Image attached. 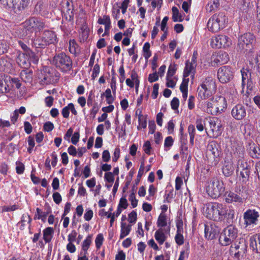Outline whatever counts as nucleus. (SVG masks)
<instances>
[{
	"instance_id": "f257e3e1",
	"label": "nucleus",
	"mask_w": 260,
	"mask_h": 260,
	"mask_svg": "<svg viewBox=\"0 0 260 260\" xmlns=\"http://www.w3.org/2000/svg\"><path fill=\"white\" fill-rule=\"evenodd\" d=\"M207 218L214 221H221L225 219L227 224L234 222L235 211L228 209L225 205L218 203H209L207 204L205 212Z\"/></svg>"
},
{
	"instance_id": "f03ea898",
	"label": "nucleus",
	"mask_w": 260,
	"mask_h": 260,
	"mask_svg": "<svg viewBox=\"0 0 260 260\" xmlns=\"http://www.w3.org/2000/svg\"><path fill=\"white\" fill-rule=\"evenodd\" d=\"M58 39L56 32L51 29H44L39 36L31 40L32 47L36 49H45L47 46L58 43Z\"/></svg>"
},
{
	"instance_id": "7ed1b4c3",
	"label": "nucleus",
	"mask_w": 260,
	"mask_h": 260,
	"mask_svg": "<svg viewBox=\"0 0 260 260\" xmlns=\"http://www.w3.org/2000/svg\"><path fill=\"white\" fill-rule=\"evenodd\" d=\"M26 33L32 34L41 32L47 27L46 21L39 17L31 16L23 22Z\"/></svg>"
},
{
	"instance_id": "20e7f679",
	"label": "nucleus",
	"mask_w": 260,
	"mask_h": 260,
	"mask_svg": "<svg viewBox=\"0 0 260 260\" xmlns=\"http://www.w3.org/2000/svg\"><path fill=\"white\" fill-rule=\"evenodd\" d=\"M237 153H239V156L236 171L237 172H240V175L242 179V181L246 182L248 180L249 177L251 162L244 158L243 149L239 148L237 149Z\"/></svg>"
},
{
	"instance_id": "39448f33",
	"label": "nucleus",
	"mask_w": 260,
	"mask_h": 260,
	"mask_svg": "<svg viewBox=\"0 0 260 260\" xmlns=\"http://www.w3.org/2000/svg\"><path fill=\"white\" fill-rule=\"evenodd\" d=\"M52 63L63 72L69 71L73 68L72 60L64 52L55 55L52 59Z\"/></svg>"
},
{
	"instance_id": "423d86ee",
	"label": "nucleus",
	"mask_w": 260,
	"mask_h": 260,
	"mask_svg": "<svg viewBox=\"0 0 260 260\" xmlns=\"http://www.w3.org/2000/svg\"><path fill=\"white\" fill-rule=\"evenodd\" d=\"M223 182L217 178H212L206 186V192L213 199L219 197L224 191Z\"/></svg>"
},
{
	"instance_id": "0eeeda50",
	"label": "nucleus",
	"mask_w": 260,
	"mask_h": 260,
	"mask_svg": "<svg viewBox=\"0 0 260 260\" xmlns=\"http://www.w3.org/2000/svg\"><path fill=\"white\" fill-rule=\"evenodd\" d=\"M216 84L212 77H208L198 88V93L202 99H206L210 97L216 91Z\"/></svg>"
},
{
	"instance_id": "6e6552de",
	"label": "nucleus",
	"mask_w": 260,
	"mask_h": 260,
	"mask_svg": "<svg viewBox=\"0 0 260 260\" xmlns=\"http://www.w3.org/2000/svg\"><path fill=\"white\" fill-rule=\"evenodd\" d=\"M226 108V102L224 97H213L207 104V112L212 115H217Z\"/></svg>"
},
{
	"instance_id": "1a4fd4ad",
	"label": "nucleus",
	"mask_w": 260,
	"mask_h": 260,
	"mask_svg": "<svg viewBox=\"0 0 260 260\" xmlns=\"http://www.w3.org/2000/svg\"><path fill=\"white\" fill-rule=\"evenodd\" d=\"M226 20V17L223 13H219L218 14H214L208 22V28L210 31L216 32L221 27L224 26Z\"/></svg>"
},
{
	"instance_id": "9d476101",
	"label": "nucleus",
	"mask_w": 260,
	"mask_h": 260,
	"mask_svg": "<svg viewBox=\"0 0 260 260\" xmlns=\"http://www.w3.org/2000/svg\"><path fill=\"white\" fill-rule=\"evenodd\" d=\"M232 224H229L224 230L223 234L220 237V243L223 246H227L232 244L237 237V229Z\"/></svg>"
},
{
	"instance_id": "9b49d317",
	"label": "nucleus",
	"mask_w": 260,
	"mask_h": 260,
	"mask_svg": "<svg viewBox=\"0 0 260 260\" xmlns=\"http://www.w3.org/2000/svg\"><path fill=\"white\" fill-rule=\"evenodd\" d=\"M30 0H2L0 4L5 8L13 10L15 12L24 10L29 5Z\"/></svg>"
},
{
	"instance_id": "f8f14e48",
	"label": "nucleus",
	"mask_w": 260,
	"mask_h": 260,
	"mask_svg": "<svg viewBox=\"0 0 260 260\" xmlns=\"http://www.w3.org/2000/svg\"><path fill=\"white\" fill-rule=\"evenodd\" d=\"M220 152L216 143L212 142L208 144L207 149L208 160L211 166H216L219 161Z\"/></svg>"
},
{
	"instance_id": "ddd939ff",
	"label": "nucleus",
	"mask_w": 260,
	"mask_h": 260,
	"mask_svg": "<svg viewBox=\"0 0 260 260\" xmlns=\"http://www.w3.org/2000/svg\"><path fill=\"white\" fill-rule=\"evenodd\" d=\"M234 70L229 66H222L217 71V78L222 83H226L234 78Z\"/></svg>"
},
{
	"instance_id": "4468645a",
	"label": "nucleus",
	"mask_w": 260,
	"mask_h": 260,
	"mask_svg": "<svg viewBox=\"0 0 260 260\" xmlns=\"http://www.w3.org/2000/svg\"><path fill=\"white\" fill-rule=\"evenodd\" d=\"M254 41V37L252 34L246 33L239 38L238 46L239 49L246 51L252 47Z\"/></svg>"
},
{
	"instance_id": "2eb2a0df",
	"label": "nucleus",
	"mask_w": 260,
	"mask_h": 260,
	"mask_svg": "<svg viewBox=\"0 0 260 260\" xmlns=\"http://www.w3.org/2000/svg\"><path fill=\"white\" fill-rule=\"evenodd\" d=\"M210 44L213 48H226L232 45V40L226 36L220 35L213 37L211 40Z\"/></svg>"
},
{
	"instance_id": "dca6fc26",
	"label": "nucleus",
	"mask_w": 260,
	"mask_h": 260,
	"mask_svg": "<svg viewBox=\"0 0 260 260\" xmlns=\"http://www.w3.org/2000/svg\"><path fill=\"white\" fill-rule=\"evenodd\" d=\"M241 73L242 92H244L246 86V92L247 94H249V92L252 91L254 87L253 83L251 79V72L247 69L243 68L241 70Z\"/></svg>"
},
{
	"instance_id": "f3484780",
	"label": "nucleus",
	"mask_w": 260,
	"mask_h": 260,
	"mask_svg": "<svg viewBox=\"0 0 260 260\" xmlns=\"http://www.w3.org/2000/svg\"><path fill=\"white\" fill-rule=\"evenodd\" d=\"M259 215L255 210L248 209L244 213L243 219L246 227L251 225H256Z\"/></svg>"
},
{
	"instance_id": "a211bd4d",
	"label": "nucleus",
	"mask_w": 260,
	"mask_h": 260,
	"mask_svg": "<svg viewBox=\"0 0 260 260\" xmlns=\"http://www.w3.org/2000/svg\"><path fill=\"white\" fill-rule=\"evenodd\" d=\"M40 84L45 85L52 84L54 82V76L50 72L48 67H45L41 72L39 76Z\"/></svg>"
},
{
	"instance_id": "6ab92c4d",
	"label": "nucleus",
	"mask_w": 260,
	"mask_h": 260,
	"mask_svg": "<svg viewBox=\"0 0 260 260\" xmlns=\"http://www.w3.org/2000/svg\"><path fill=\"white\" fill-rule=\"evenodd\" d=\"M220 229L215 223L205 224V237L206 239L212 240L216 238L220 233Z\"/></svg>"
},
{
	"instance_id": "aec40b11",
	"label": "nucleus",
	"mask_w": 260,
	"mask_h": 260,
	"mask_svg": "<svg viewBox=\"0 0 260 260\" xmlns=\"http://www.w3.org/2000/svg\"><path fill=\"white\" fill-rule=\"evenodd\" d=\"M49 7L45 0H39L35 5L34 12L43 17H47Z\"/></svg>"
},
{
	"instance_id": "412c9836",
	"label": "nucleus",
	"mask_w": 260,
	"mask_h": 260,
	"mask_svg": "<svg viewBox=\"0 0 260 260\" xmlns=\"http://www.w3.org/2000/svg\"><path fill=\"white\" fill-rule=\"evenodd\" d=\"M232 116L236 120H241L246 115L245 107L242 104L235 106L231 111Z\"/></svg>"
},
{
	"instance_id": "4be33fe9",
	"label": "nucleus",
	"mask_w": 260,
	"mask_h": 260,
	"mask_svg": "<svg viewBox=\"0 0 260 260\" xmlns=\"http://www.w3.org/2000/svg\"><path fill=\"white\" fill-rule=\"evenodd\" d=\"M245 244L239 242L234 243L231 246L230 252L231 254L234 255L237 259H239L242 253H244L246 250Z\"/></svg>"
},
{
	"instance_id": "5701e85b",
	"label": "nucleus",
	"mask_w": 260,
	"mask_h": 260,
	"mask_svg": "<svg viewBox=\"0 0 260 260\" xmlns=\"http://www.w3.org/2000/svg\"><path fill=\"white\" fill-rule=\"evenodd\" d=\"M229 55L226 52H221L217 55H213L211 57V63L215 66L226 63L229 60Z\"/></svg>"
},
{
	"instance_id": "b1692460",
	"label": "nucleus",
	"mask_w": 260,
	"mask_h": 260,
	"mask_svg": "<svg viewBox=\"0 0 260 260\" xmlns=\"http://www.w3.org/2000/svg\"><path fill=\"white\" fill-rule=\"evenodd\" d=\"M52 213V209L49 206L47 205V207L45 208V211H43L40 208H36V212L35 214L34 219V220H41V221L45 223L46 221L47 216Z\"/></svg>"
},
{
	"instance_id": "393cba45",
	"label": "nucleus",
	"mask_w": 260,
	"mask_h": 260,
	"mask_svg": "<svg viewBox=\"0 0 260 260\" xmlns=\"http://www.w3.org/2000/svg\"><path fill=\"white\" fill-rule=\"evenodd\" d=\"M98 23L99 24L105 25V31L102 35V37L108 36L109 34L110 29L111 27V19L108 15H104L103 17H99Z\"/></svg>"
},
{
	"instance_id": "a878e982",
	"label": "nucleus",
	"mask_w": 260,
	"mask_h": 260,
	"mask_svg": "<svg viewBox=\"0 0 260 260\" xmlns=\"http://www.w3.org/2000/svg\"><path fill=\"white\" fill-rule=\"evenodd\" d=\"M28 55L27 54L19 52L16 59V61L19 66L24 69H27L30 64Z\"/></svg>"
},
{
	"instance_id": "bb28decb",
	"label": "nucleus",
	"mask_w": 260,
	"mask_h": 260,
	"mask_svg": "<svg viewBox=\"0 0 260 260\" xmlns=\"http://www.w3.org/2000/svg\"><path fill=\"white\" fill-rule=\"evenodd\" d=\"M209 125L213 136L217 137L221 133V124L218 119L212 118L209 122Z\"/></svg>"
},
{
	"instance_id": "cd10ccee",
	"label": "nucleus",
	"mask_w": 260,
	"mask_h": 260,
	"mask_svg": "<svg viewBox=\"0 0 260 260\" xmlns=\"http://www.w3.org/2000/svg\"><path fill=\"white\" fill-rule=\"evenodd\" d=\"M12 68V59L7 56L0 58V72H9Z\"/></svg>"
},
{
	"instance_id": "c85d7f7f",
	"label": "nucleus",
	"mask_w": 260,
	"mask_h": 260,
	"mask_svg": "<svg viewBox=\"0 0 260 260\" xmlns=\"http://www.w3.org/2000/svg\"><path fill=\"white\" fill-rule=\"evenodd\" d=\"M54 232L53 228L50 226L47 227L43 230V239L45 243H49L51 242Z\"/></svg>"
},
{
	"instance_id": "c756f323",
	"label": "nucleus",
	"mask_w": 260,
	"mask_h": 260,
	"mask_svg": "<svg viewBox=\"0 0 260 260\" xmlns=\"http://www.w3.org/2000/svg\"><path fill=\"white\" fill-rule=\"evenodd\" d=\"M225 200V202L228 203H231L234 202H242V197L240 195L231 191L226 193Z\"/></svg>"
},
{
	"instance_id": "7c9ffc66",
	"label": "nucleus",
	"mask_w": 260,
	"mask_h": 260,
	"mask_svg": "<svg viewBox=\"0 0 260 260\" xmlns=\"http://www.w3.org/2000/svg\"><path fill=\"white\" fill-rule=\"evenodd\" d=\"M6 81L8 82L9 91L14 88L19 89L21 86L20 81L17 78H12L9 76H7Z\"/></svg>"
},
{
	"instance_id": "2f4dec72",
	"label": "nucleus",
	"mask_w": 260,
	"mask_h": 260,
	"mask_svg": "<svg viewBox=\"0 0 260 260\" xmlns=\"http://www.w3.org/2000/svg\"><path fill=\"white\" fill-rule=\"evenodd\" d=\"M7 75L0 74V93H4L9 92L8 82L6 81Z\"/></svg>"
},
{
	"instance_id": "473e14b6",
	"label": "nucleus",
	"mask_w": 260,
	"mask_h": 260,
	"mask_svg": "<svg viewBox=\"0 0 260 260\" xmlns=\"http://www.w3.org/2000/svg\"><path fill=\"white\" fill-rule=\"evenodd\" d=\"M196 67L195 64H192L189 60L186 61L183 73L184 77H187L190 74L193 76L196 73Z\"/></svg>"
},
{
	"instance_id": "72a5a7b5",
	"label": "nucleus",
	"mask_w": 260,
	"mask_h": 260,
	"mask_svg": "<svg viewBox=\"0 0 260 260\" xmlns=\"http://www.w3.org/2000/svg\"><path fill=\"white\" fill-rule=\"evenodd\" d=\"M248 152L249 155L253 158L260 157V149L254 143L249 144Z\"/></svg>"
},
{
	"instance_id": "f704fd0d",
	"label": "nucleus",
	"mask_w": 260,
	"mask_h": 260,
	"mask_svg": "<svg viewBox=\"0 0 260 260\" xmlns=\"http://www.w3.org/2000/svg\"><path fill=\"white\" fill-rule=\"evenodd\" d=\"M234 172V167L232 162H225V164L222 168V173L226 177H229L232 175Z\"/></svg>"
},
{
	"instance_id": "c9c22d12",
	"label": "nucleus",
	"mask_w": 260,
	"mask_h": 260,
	"mask_svg": "<svg viewBox=\"0 0 260 260\" xmlns=\"http://www.w3.org/2000/svg\"><path fill=\"white\" fill-rule=\"evenodd\" d=\"M31 221L32 219L28 213L23 214L21 216L20 221L17 224H20V229L22 231L24 230L25 228V222H27L29 226H30ZM29 228H30V226H29Z\"/></svg>"
},
{
	"instance_id": "e433bc0d",
	"label": "nucleus",
	"mask_w": 260,
	"mask_h": 260,
	"mask_svg": "<svg viewBox=\"0 0 260 260\" xmlns=\"http://www.w3.org/2000/svg\"><path fill=\"white\" fill-rule=\"evenodd\" d=\"M69 50L71 53L76 56L80 52L79 45L75 39L70 40L69 41Z\"/></svg>"
},
{
	"instance_id": "4c0bfd02",
	"label": "nucleus",
	"mask_w": 260,
	"mask_h": 260,
	"mask_svg": "<svg viewBox=\"0 0 260 260\" xmlns=\"http://www.w3.org/2000/svg\"><path fill=\"white\" fill-rule=\"evenodd\" d=\"M32 72L27 69L23 70L20 72L21 79L25 83H29L32 81Z\"/></svg>"
},
{
	"instance_id": "58836bf2",
	"label": "nucleus",
	"mask_w": 260,
	"mask_h": 260,
	"mask_svg": "<svg viewBox=\"0 0 260 260\" xmlns=\"http://www.w3.org/2000/svg\"><path fill=\"white\" fill-rule=\"evenodd\" d=\"M250 246L257 253H260V233L256 235L254 239L251 240Z\"/></svg>"
},
{
	"instance_id": "ea45409f",
	"label": "nucleus",
	"mask_w": 260,
	"mask_h": 260,
	"mask_svg": "<svg viewBox=\"0 0 260 260\" xmlns=\"http://www.w3.org/2000/svg\"><path fill=\"white\" fill-rule=\"evenodd\" d=\"M92 236L91 235H89L83 241L82 244V248L81 251L88 253V249H89L92 242Z\"/></svg>"
},
{
	"instance_id": "a19ab883",
	"label": "nucleus",
	"mask_w": 260,
	"mask_h": 260,
	"mask_svg": "<svg viewBox=\"0 0 260 260\" xmlns=\"http://www.w3.org/2000/svg\"><path fill=\"white\" fill-rule=\"evenodd\" d=\"M121 234H120V239L123 238L124 237L127 236L131 231V225H128L126 223L121 222Z\"/></svg>"
},
{
	"instance_id": "79ce46f5",
	"label": "nucleus",
	"mask_w": 260,
	"mask_h": 260,
	"mask_svg": "<svg viewBox=\"0 0 260 260\" xmlns=\"http://www.w3.org/2000/svg\"><path fill=\"white\" fill-rule=\"evenodd\" d=\"M219 6V0H212L206 6V10L209 12L216 10Z\"/></svg>"
},
{
	"instance_id": "37998d69",
	"label": "nucleus",
	"mask_w": 260,
	"mask_h": 260,
	"mask_svg": "<svg viewBox=\"0 0 260 260\" xmlns=\"http://www.w3.org/2000/svg\"><path fill=\"white\" fill-rule=\"evenodd\" d=\"M155 238L159 244H162L166 238L162 229H159L156 231Z\"/></svg>"
},
{
	"instance_id": "c03bdc74",
	"label": "nucleus",
	"mask_w": 260,
	"mask_h": 260,
	"mask_svg": "<svg viewBox=\"0 0 260 260\" xmlns=\"http://www.w3.org/2000/svg\"><path fill=\"white\" fill-rule=\"evenodd\" d=\"M172 20L174 22H181L182 18L181 15L179 12L178 8L176 7H173L172 9Z\"/></svg>"
},
{
	"instance_id": "a18cd8bd",
	"label": "nucleus",
	"mask_w": 260,
	"mask_h": 260,
	"mask_svg": "<svg viewBox=\"0 0 260 260\" xmlns=\"http://www.w3.org/2000/svg\"><path fill=\"white\" fill-rule=\"evenodd\" d=\"M128 206L127 200L125 198H121L116 212V216H118L121 212V208L125 209Z\"/></svg>"
},
{
	"instance_id": "49530a36",
	"label": "nucleus",
	"mask_w": 260,
	"mask_h": 260,
	"mask_svg": "<svg viewBox=\"0 0 260 260\" xmlns=\"http://www.w3.org/2000/svg\"><path fill=\"white\" fill-rule=\"evenodd\" d=\"M10 47L9 43L5 40H0V55L6 53Z\"/></svg>"
},
{
	"instance_id": "de8ad7c7",
	"label": "nucleus",
	"mask_w": 260,
	"mask_h": 260,
	"mask_svg": "<svg viewBox=\"0 0 260 260\" xmlns=\"http://www.w3.org/2000/svg\"><path fill=\"white\" fill-rule=\"evenodd\" d=\"M157 224L158 227L162 228L167 225V216L165 214L161 213L157 219Z\"/></svg>"
},
{
	"instance_id": "09e8293b",
	"label": "nucleus",
	"mask_w": 260,
	"mask_h": 260,
	"mask_svg": "<svg viewBox=\"0 0 260 260\" xmlns=\"http://www.w3.org/2000/svg\"><path fill=\"white\" fill-rule=\"evenodd\" d=\"M195 127L193 125H189L188 127V132L190 137V143L193 146L194 144V138L195 136Z\"/></svg>"
},
{
	"instance_id": "8fccbe9b",
	"label": "nucleus",
	"mask_w": 260,
	"mask_h": 260,
	"mask_svg": "<svg viewBox=\"0 0 260 260\" xmlns=\"http://www.w3.org/2000/svg\"><path fill=\"white\" fill-rule=\"evenodd\" d=\"M18 43L22 50L25 52L24 53L28 54L29 56L32 53L31 50L22 41H18Z\"/></svg>"
},
{
	"instance_id": "3c124183",
	"label": "nucleus",
	"mask_w": 260,
	"mask_h": 260,
	"mask_svg": "<svg viewBox=\"0 0 260 260\" xmlns=\"http://www.w3.org/2000/svg\"><path fill=\"white\" fill-rule=\"evenodd\" d=\"M104 237L102 234H99L95 240V246L97 249L100 248L103 244Z\"/></svg>"
},
{
	"instance_id": "603ef678",
	"label": "nucleus",
	"mask_w": 260,
	"mask_h": 260,
	"mask_svg": "<svg viewBox=\"0 0 260 260\" xmlns=\"http://www.w3.org/2000/svg\"><path fill=\"white\" fill-rule=\"evenodd\" d=\"M137 219V214L134 210L132 211L128 215V221L131 223H134L136 222Z\"/></svg>"
},
{
	"instance_id": "864d4df0",
	"label": "nucleus",
	"mask_w": 260,
	"mask_h": 260,
	"mask_svg": "<svg viewBox=\"0 0 260 260\" xmlns=\"http://www.w3.org/2000/svg\"><path fill=\"white\" fill-rule=\"evenodd\" d=\"M100 67L99 64L96 63L93 69L92 74L91 75L92 79L94 80L100 73Z\"/></svg>"
},
{
	"instance_id": "5fc2aeb1",
	"label": "nucleus",
	"mask_w": 260,
	"mask_h": 260,
	"mask_svg": "<svg viewBox=\"0 0 260 260\" xmlns=\"http://www.w3.org/2000/svg\"><path fill=\"white\" fill-rule=\"evenodd\" d=\"M54 124L50 121H47L44 124L43 130L45 132H49L54 128Z\"/></svg>"
},
{
	"instance_id": "6e6d98bb",
	"label": "nucleus",
	"mask_w": 260,
	"mask_h": 260,
	"mask_svg": "<svg viewBox=\"0 0 260 260\" xmlns=\"http://www.w3.org/2000/svg\"><path fill=\"white\" fill-rule=\"evenodd\" d=\"M16 171L18 174H22L23 173L25 169L24 165L20 162H16Z\"/></svg>"
},
{
	"instance_id": "4d7b16f0",
	"label": "nucleus",
	"mask_w": 260,
	"mask_h": 260,
	"mask_svg": "<svg viewBox=\"0 0 260 260\" xmlns=\"http://www.w3.org/2000/svg\"><path fill=\"white\" fill-rule=\"evenodd\" d=\"M176 70V65L175 64H171L169 67V70L167 73V77L172 78L174 74L175 73Z\"/></svg>"
},
{
	"instance_id": "13d9d810",
	"label": "nucleus",
	"mask_w": 260,
	"mask_h": 260,
	"mask_svg": "<svg viewBox=\"0 0 260 260\" xmlns=\"http://www.w3.org/2000/svg\"><path fill=\"white\" fill-rule=\"evenodd\" d=\"M104 179L106 181L109 183H112L114 182V173L109 172L105 173Z\"/></svg>"
},
{
	"instance_id": "bf43d9fd",
	"label": "nucleus",
	"mask_w": 260,
	"mask_h": 260,
	"mask_svg": "<svg viewBox=\"0 0 260 260\" xmlns=\"http://www.w3.org/2000/svg\"><path fill=\"white\" fill-rule=\"evenodd\" d=\"M52 198L54 202L56 204H59L62 201V198L60 193L58 192H55L53 193Z\"/></svg>"
},
{
	"instance_id": "052dcab7",
	"label": "nucleus",
	"mask_w": 260,
	"mask_h": 260,
	"mask_svg": "<svg viewBox=\"0 0 260 260\" xmlns=\"http://www.w3.org/2000/svg\"><path fill=\"white\" fill-rule=\"evenodd\" d=\"M176 243L179 245H181L184 243V238L183 235L179 233H177L175 237Z\"/></svg>"
},
{
	"instance_id": "680f3d73",
	"label": "nucleus",
	"mask_w": 260,
	"mask_h": 260,
	"mask_svg": "<svg viewBox=\"0 0 260 260\" xmlns=\"http://www.w3.org/2000/svg\"><path fill=\"white\" fill-rule=\"evenodd\" d=\"M151 149L152 148L150 142L148 141H146L143 145V150L144 152L146 154L150 155L151 153Z\"/></svg>"
},
{
	"instance_id": "e2e57ef3",
	"label": "nucleus",
	"mask_w": 260,
	"mask_h": 260,
	"mask_svg": "<svg viewBox=\"0 0 260 260\" xmlns=\"http://www.w3.org/2000/svg\"><path fill=\"white\" fill-rule=\"evenodd\" d=\"M189 79H184L180 85V89L181 92L187 91Z\"/></svg>"
},
{
	"instance_id": "0e129e2a",
	"label": "nucleus",
	"mask_w": 260,
	"mask_h": 260,
	"mask_svg": "<svg viewBox=\"0 0 260 260\" xmlns=\"http://www.w3.org/2000/svg\"><path fill=\"white\" fill-rule=\"evenodd\" d=\"M24 128L25 132L27 134H30L32 132V127L29 122L25 121L24 122Z\"/></svg>"
},
{
	"instance_id": "69168bd1",
	"label": "nucleus",
	"mask_w": 260,
	"mask_h": 260,
	"mask_svg": "<svg viewBox=\"0 0 260 260\" xmlns=\"http://www.w3.org/2000/svg\"><path fill=\"white\" fill-rule=\"evenodd\" d=\"M80 138V133L79 132H76L73 135L71 138V142L74 145H76L77 143L79 142Z\"/></svg>"
},
{
	"instance_id": "338daca9",
	"label": "nucleus",
	"mask_w": 260,
	"mask_h": 260,
	"mask_svg": "<svg viewBox=\"0 0 260 260\" xmlns=\"http://www.w3.org/2000/svg\"><path fill=\"white\" fill-rule=\"evenodd\" d=\"M129 200L131 203V205L133 208H135L138 204V200L136 198L135 194L134 192H132L130 196Z\"/></svg>"
},
{
	"instance_id": "774afa93",
	"label": "nucleus",
	"mask_w": 260,
	"mask_h": 260,
	"mask_svg": "<svg viewBox=\"0 0 260 260\" xmlns=\"http://www.w3.org/2000/svg\"><path fill=\"white\" fill-rule=\"evenodd\" d=\"M19 208V206L16 205H13L10 206H4L3 208V212H10L13 211L17 210Z\"/></svg>"
}]
</instances>
